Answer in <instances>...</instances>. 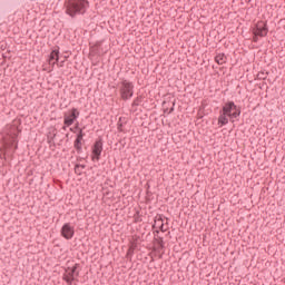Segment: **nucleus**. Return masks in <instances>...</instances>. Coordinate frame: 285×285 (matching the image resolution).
<instances>
[{
    "label": "nucleus",
    "mask_w": 285,
    "mask_h": 285,
    "mask_svg": "<svg viewBox=\"0 0 285 285\" xmlns=\"http://www.w3.org/2000/svg\"><path fill=\"white\" fill-rule=\"evenodd\" d=\"M86 6H88V1L86 0H69L67 12L70 17H75V14H81L86 12Z\"/></svg>",
    "instance_id": "nucleus-1"
},
{
    "label": "nucleus",
    "mask_w": 285,
    "mask_h": 285,
    "mask_svg": "<svg viewBox=\"0 0 285 285\" xmlns=\"http://www.w3.org/2000/svg\"><path fill=\"white\" fill-rule=\"evenodd\" d=\"M134 86L128 81H122L121 88H120V95L121 99L127 101V99H130L134 95Z\"/></svg>",
    "instance_id": "nucleus-2"
},
{
    "label": "nucleus",
    "mask_w": 285,
    "mask_h": 285,
    "mask_svg": "<svg viewBox=\"0 0 285 285\" xmlns=\"http://www.w3.org/2000/svg\"><path fill=\"white\" fill-rule=\"evenodd\" d=\"M268 35V29L266 28V22L261 21L256 24L254 29V41H257V37H266Z\"/></svg>",
    "instance_id": "nucleus-3"
},
{
    "label": "nucleus",
    "mask_w": 285,
    "mask_h": 285,
    "mask_svg": "<svg viewBox=\"0 0 285 285\" xmlns=\"http://www.w3.org/2000/svg\"><path fill=\"white\" fill-rule=\"evenodd\" d=\"M66 273L67 274L63 276L65 282H67V284H72L76 277L79 276V272H77V264L71 269L68 268Z\"/></svg>",
    "instance_id": "nucleus-4"
},
{
    "label": "nucleus",
    "mask_w": 285,
    "mask_h": 285,
    "mask_svg": "<svg viewBox=\"0 0 285 285\" xmlns=\"http://www.w3.org/2000/svg\"><path fill=\"white\" fill-rule=\"evenodd\" d=\"M61 235L65 239H72L75 235V228L70 224H65L61 229Z\"/></svg>",
    "instance_id": "nucleus-5"
},
{
    "label": "nucleus",
    "mask_w": 285,
    "mask_h": 285,
    "mask_svg": "<svg viewBox=\"0 0 285 285\" xmlns=\"http://www.w3.org/2000/svg\"><path fill=\"white\" fill-rule=\"evenodd\" d=\"M57 61H59V50H53L49 55L48 63H49V66H55L57 63Z\"/></svg>",
    "instance_id": "nucleus-6"
},
{
    "label": "nucleus",
    "mask_w": 285,
    "mask_h": 285,
    "mask_svg": "<svg viewBox=\"0 0 285 285\" xmlns=\"http://www.w3.org/2000/svg\"><path fill=\"white\" fill-rule=\"evenodd\" d=\"M75 119H77V109H72L71 115L65 117V125L72 126V124H75Z\"/></svg>",
    "instance_id": "nucleus-7"
},
{
    "label": "nucleus",
    "mask_w": 285,
    "mask_h": 285,
    "mask_svg": "<svg viewBox=\"0 0 285 285\" xmlns=\"http://www.w3.org/2000/svg\"><path fill=\"white\" fill-rule=\"evenodd\" d=\"M102 150H104V142H101V140L96 141L94 146V155H96L97 159H99V156L101 155Z\"/></svg>",
    "instance_id": "nucleus-8"
},
{
    "label": "nucleus",
    "mask_w": 285,
    "mask_h": 285,
    "mask_svg": "<svg viewBox=\"0 0 285 285\" xmlns=\"http://www.w3.org/2000/svg\"><path fill=\"white\" fill-rule=\"evenodd\" d=\"M233 108H235V102H229L223 108V115H227V117H230V112L233 111Z\"/></svg>",
    "instance_id": "nucleus-9"
},
{
    "label": "nucleus",
    "mask_w": 285,
    "mask_h": 285,
    "mask_svg": "<svg viewBox=\"0 0 285 285\" xmlns=\"http://www.w3.org/2000/svg\"><path fill=\"white\" fill-rule=\"evenodd\" d=\"M215 61L216 63H218V66H224V62L226 61V56L224 53H218L215 57Z\"/></svg>",
    "instance_id": "nucleus-10"
},
{
    "label": "nucleus",
    "mask_w": 285,
    "mask_h": 285,
    "mask_svg": "<svg viewBox=\"0 0 285 285\" xmlns=\"http://www.w3.org/2000/svg\"><path fill=\"white\" fill-rule=\"evenodd\" d=\"M228 124V116L226 114H222L218 118V125L226 126Z\"/></svg>",
    "instance_id": "nucleus-11"
},
{
    "label": "nucleus",
    "mask_w": 285,
    "mask_h": 285,
    "mask_svg": "<svg viewBox=\"0 0 285 285\" xmlns=\"http://www.w3.org/2000/svg\"><path fill=\"white\" fill-rule=\"evenodd\" d=\"M154 228H164V219H161V216L156 217Z\"/></svg>",
    "instance_id": "nucleus-12"
},
{
    "label": "nucleus",
    "mask_w": 285,
    "mask_h": 285,
    "mask_svg": "<svg viewBox=\"0 0 285 285\" xmlns=\"http://www.w3.org/2000/svg\"><path fill=\"white\" fill-rule=\"evenodd\" d=\"M83 139V130H79V134L77 136V139H76V146L77 148H81L79 145L81 144V140Z\"/></svg>",
    "instance_id": "nucleus-13"
},
{
    "label": "nucleus",
    "mask_w": 285,
    "mask_h": 285,
    "mask_svg": "<svg viewBox=\"0 0 285 285\" xmlns=\"http://www.w3.org/2000/svg\"><path fill=\"white\" fill-rule=\"evenodd\" d=\"M230 117L237 118V117H239V112L230 114Z\"/></svg>",
    "instance_id": "nucleus-14"
},
{
    "label": "nucleus",
    "mask_w": 285,
    "mask_h": 285,
    "mask_svg": "<svg viewBox=\"0 0 285 285\" xmlns=\"http://www.w3.org/2000/svg\"><path fill=\"white\" fill-rule=\"evenodd\" d=\"M170 110L173 111V110H175V108H171Z\"/></svg>",
    "instance_id": "nucleus-15"
},
{
    "label": "nucleus",
    "mask_w": 285,
    "mask_h": 285,
    "mask_svg": "<svg viewBox=\"0 0 285 285\" xmlns=\"http://www.w3.org/2000/svg\"><path fill=\"white\" fill-rule=\"evenodd\" d=\"M173 106H175V101L173 102Z\"/></svg>",
    "instance_id": "nucleus-16"
}]
</instances>
